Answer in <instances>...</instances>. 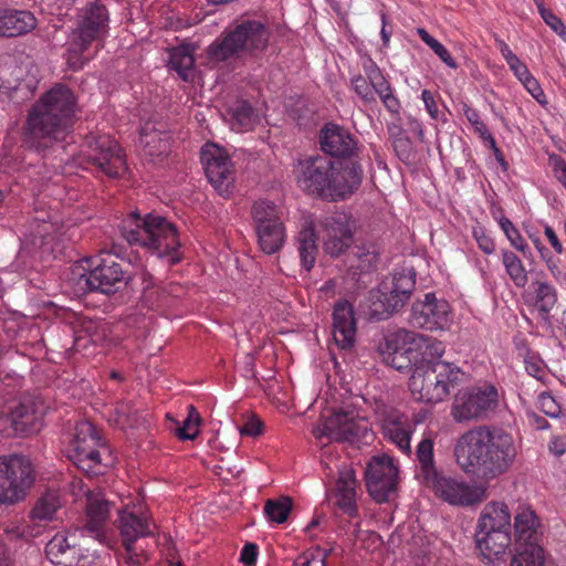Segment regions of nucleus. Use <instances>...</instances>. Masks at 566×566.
I'll list each match as a JSON object with an SVG mask.
<instances>
[{
    "label": "nucleus",
    "mask_w": 566,
    "mask_h": 566,
    "mask_svg": "<svg viewBox=\"0 0 566 566\" xmlns=\"http://www.w3.org/2000/svg\"><path fill=\"white\" fill-rule=\"evenodd\" d=\"M395 339L407 346L405 353L413 366L409 389L416 400L427 403L443 401L450 395V388L460 384L461 369L441 360L444 353L441 340L405 328L395 334Z\"/></svg>",
    "instance_id": "1"
},
{
    "label": "nucleus",
    "mask_w": 566,
    "mask_h": 566,
    "mask_svg": "<svg viewBox=\"0 0 566 566\" xmlns=\"http://www.w3.org/2000/svg\"><path fill=\"white\" fill-rule=\"evenodd\" d=\"M77 101L70 87L56 84L31 105L22 126V144L45 157L72 133Z\"/></svg>",
    "instance_id": "2"
},
{
    "label": "nucleus",
    "mask_w": 566,
    "mask_h": 566,
    "mask_svg": "<svg viewBox=\"0 0 566 566\" xmlns=\"http://www.w3.org/2000/svg\"><path fill=\"white\" fill-rule=\"evenodd\" d=\"M453 452L464 473L490 482L510 471L518 449L511 432L497 426L482 424L461 434Z\"/></svg>",
    "instance_id": "3"
},
{
    "label": "nucleus",
    "mask_w": 566,
    "mask_h": 566,
    "mask_svg": "<svg viewBox=\"0 0 566 566\" xmlns=\"http://www.w3.org/2000/svg\"><path fill=\"white\" fill-rule=\"evenodd\" d=\"M359 161L334 163L326 156H313L298 163L297 184L305 192L333 200L357 190L363 180Z\"/></svg>",
    "instance_id": "4"
},
{
    "label": "nucleus",
    "mask_w": 566,
    "mask_h": 566,
    "mask_svg": "<svg viewBox=\"0 0 566 566\" xmlns=\"http://www.w3.org/2000/svg\"><path fill=\"white\" fill-rule=\"evenodd\" d=\"M120 233L129 244L140 245L170 264L181 260L177 228L159 214L150 212L142 217L137 211L130 212L120 226Z\"/></svg>",
    "instance_id": "5"
},
{
    "label": "nucleus",
    "mask_w": 566,
    "mask_h": 566,
    "mask_svg": "<svg viewBox=\"0 0 566 566\" xmlns=\"http://www.w3.org/2000/svg\"><path fill=\"white\" fill-rule=\"evenodd\" d=\"M419 463L421 482L430 488L434 494L452 505L472 506L485 499V489L478 485H469L457 479L444 476L438 471L433 458V441L430 438L422 439L416 451Z\"/></svg>",
    "instance_id": "6"
},
{
    "label": "nucleus",
    "mask_w": 566,
    "mask_h": 566,
    "mask_svg": "<svg viewBox=\"0 0 566 566\" xmlns=\"http://www.w3.org/2000/svg\"><path fill=\"white\" fill-rule=\"evenodd\" d=\"M416 271L394 272L370 290L359 307L369 319L384 321L398 313L416 290Z\"/></svg>",
    "instance_id": "7"
},
{
    "label": "nucleus",
    "mask_w": 566,
    "mask_h": 566,
    "mask_svg": "<svg viewBox=\"0 0 566 566\" xmlns=\"http://www.w3.org/2000/svg\"><path fill=\"white\" fill-rule=\"evenodd\" d=\"M269 31L258 20L244 19L238 21L222 36L208 48V56L216 62H223L242 54L253 55L262 52L269 44Z\"/></svg>",
    "instance_id": "8"
},
{
    "label": "nucleus",
    "mask_w": 566,
    "mask_h": 566,
    "mask_svg": "<svg viewBox=\"0 0 566 566\" xmlns=\"http://www.w3.org/2000/svg\"><path fill=\"white\" fill-rule=\"evenodd\" d=\"M108 448L96 428L87 420L76 423L67 448V458L88 476L104 473Z\"/></svg>",
    "instance_id": "9"
},
{
    "label": "nucleus",
    "mask_w": 566,
    "mask_h": 566,
    "mask_svg": "<svg viewBox=\"0 0 566 566\" xmlns=\"http://www.w3.org/2000/svg\"><path fill=\"white\" fill-rule=\"evenodd\" d=\"M94 542L85 530L70 528L48 542L45 554L55 566H90L95 558Z\"/></svg>",
    "instance_id": "10"
},
{
    "label": "nucleus",
    "mask_w": 566,
    "mask_h": 566,
    "mask_svg": "<svg viewBox=\"0 0 566 566\" xmlns=\"http://www.w3.org/2000/svg\"><path fill=\"white\" fill-rule=\"evenodd\" d=\"M129 265L117 256L105 253L96 260L88 272L80 273L76 285L81 293L101 292L114 294L125 287L130 281Z\"/></svg>",
    "instance_id": "11"
},
{
    "label": "nucleus",
    "mask_w": 566,
    "mask_h": 566,
    "mask_svg": "<svg viewBox=\"0 0 566 566\" xmlns=\"http://www.w3.org/2000/svg\"><path fill=\"white\" fill-rule=\"evenodd\" d=\"M34 481V467L28 457H0V505H12L22 501Z\"/></svg>",
    "instance_id": "12"
},
{
    "label": "nucleus",
    "mask_w": 566,
    "mask_h": 566,
    "mask_svg": "<svg viewBox=\"0 0 566 566\" xmlns=\"http://www.w3.org/2000/svg\"><path fill=\"white\" fill-rule=\"evenodd\" d=\"M251 214L261 251L269 255L277 253L286 237L282 209L262 200L253 203Z\"/></svg>",
    "instance_id": "13"
},
{
    "label": "nucleus",
    "mask_w": 566,
    "mask_h": 566,
    "mask_svg": "<svg viewBox=\"0 0 566 566\" xmlns=\"http://www.w3.org/2000/svg\"><path fill=\"white\" fill-rule=\"evenodd\" d=\"M409 324L427 332H443L451 325V307L444 298L427 293L416 300L410 308Z\"/></svg>",
    "instance_id": "14"
},
{
    "label": "nucleus",
    "mask_w": 566,
    "mask_h": 566,
    "mask_svg": "<svg viewBox=\"0 0 566 566\" xmlns=\"http://www.w3.org/2000/svg\"><path fill=\"white\" fill-rule=\"evenodd\" d=\"M497 390L493 386L465 389L455 396L451 415L457 422L480 419L497 406Z\"/></svg>",
    "instance_id": "15"
},
{
    "label": "nucleus",
    "mask_w": 566,
    "mask_h": 566,
    "mask_svg": "<svg viewBox=\"0 0 566 566\" xmlns=\"http://www.w3.org/2000/svg\"><path fill=\"white\" fill-rule=\"evenodd\" d=\"M200 159L212 187L222 197L229 196L234 185V169L226 149L207 143L201 148Z\"/></svg>",
    "instance_id": "16"
},
{
    "label": "nucleus",
    "mask_w": 566,
    "mask_h": 566,
    "mask_svg": "<svg viewBox=\"0 0 566 566\" xmlns=\"http://www.w3.org/2000/svg\"><path fill=\"white\" fill-rule=\"evenodd\" d=\"M87 163L96 166L108 177H120L127 169L125 156L118 143L109 136H90L86 138Z\"/></svg>",
    "instance_id": "17"
},
{
    "label": "nucleus",
    "mask_w": 566,
    "mask_h": 566,
    "mask_svg": "<svg viewBox=\"0 0 566 566\" xmlns=\"http://www.w3.org/2000/svg\"><path fill=\"white\" fill-rule=\"evenodd\" d=\"M369 495L378 503L390 501L397 494L398 469L390 457H374L365 472Z\"/></svg>",
    "instance_id": "18"
},
{
    "label": "nucleus",
    "mask_w": 566,
    "mask_h": 566,
    "mask_svg": "<svg viewBox=\"0 0 566 566\" xmlns=\"http://www.w3.org/2000/svg\"><path fill=\"white\" fill-rule=\"evenodd\" d=\"M323 250L331 258L345 253L354 242V222L345 212L325 216L321 221Z\"/></svg>",
    "instance_id": "19"
},
{
    "label": "nucleus",
    "mask_w": 566,
    "mask_h": 566,
    "mask_svg": "<svg viewBox=\"0 0 566 566\" xmlns=\"http://www.w3.org/2000/svg\"><path fill=\"white\" fill-rule=\"evenodd\" d=\"M319 145L325 155L343 163L358 161L359 143L358 139L344 126L334 123H327L319 130Z\"/></svg>",
    "instance_id": "20"
},
{
    "label": "nucleus",
    "mask_w": 566,
    "mask_h": 566,
    "mask_svg": "<svg viewBox=\"0 0 566 566\" xmlns=\"http://www.w3.org/2000/svg\"><path fill=\"white\" fill-rule=\"evenodd\" d=\"M106 9L103 6H91L78 27L72 31L69 40V51L71 53H83L88 45L95 41L101 31L106 27Z\"/></svg>",
    "instance_id": "21"
},
{
    "label": "nucleus",
    "mask_w": 566,
    "mask_h": 566,
    "mask_svg": "<svg viewBox=\"0 0 566 566\" xmlns=\"http://www.w3.org/2000/svg\"><path fill=\"white\" fill-rule=\"evenodd\" d=\"M333 338L344 350L353 348L356 342L357 324L353 305L347 300H339L333 308Z\"/></svg>",
    "instance_id": "22"
},
{
    "label": "nucleus",
    "mask_w": 566,
    "mask_h": 566,
    "mask_svg": "<svg viewBox=\"0 0 566 566\" xmlns=\"http://www.w3.org/2000/svg\"><path fill=\"white\" fill-rule=\"evenodd\" d=\"M43 416V403L25 398L11 410L10 422L17 434L30 436L41 430Z\"/></svg>",
    "instance_id": "23"
},
{
    "label": "nucleus",
    "mask_w": 566,
    "mask_h": 566,
    "mask_svg": "<svg viewBox=\"0 0 566 566\" xmlns=\"http://www.w3.org/2000/svg\"><path fill=\"white\" fill-rule=\"evenodd\" d=\"M139 145L149 163L159 164L170 153V135L154 123H146L140 129Z\"/></svg>",
    "instance_id": "24"
},
{
    "label": "nucleus",
    "mask_w": 566,
    "mask_h": 566,
    "mask_svg": "<svg viewBox=\"0 0 566 566\" xmlns=\"http://www.w3.org/2000/svg\"><path fill=\"white\" fill-rule=\"evenodd\" d=\"M381 429L386 438H388L405 454L411 453L410 438L411 424L408 417L398 411L390 410L386 412L381 419Z\"/></svg>",
    "instance_id": "25"
},
{
    "label": "nucleus",
    "mask_w": 566,
    "mask_h": 566,
    "mask_svg": "<svg viewBox=\"0 0 566 566\" xmlns=\"http://www.w3.org/2000/svg\"><path fill=\"white\" fill-rule=\"evenodd\" d=\"M25 69L10 54L0 55V91L12 97L13 93L28 94L32 84L24 80Z\"/></svg>",
    "instance_id": "26"
},
{
    "label": "nucleus",
    "mask_w": 566,
    "mask_h": 566,
    "mask_svg": "<svg viewBox=\"0 0 566 566\" xmlns=\"http://www.w3.org/2000/svg\"><path fill=\"white\" fill-rule=\"evenodd\" d=\"M111 503L101 494L88 492L86 503V523L81 526L91 538L102 543L105 538L104 525L109 514Z\"/></svg>",
    "instance_id": "27"
},
{
    "label": "nucleus",
    "mask_w": 566,
    "mask_h": 566,
    "mask_svg": "<svg viewBox=\"0 0 566 566\" xmlns=\"http://www.w3.org/2000/svg\"><path fill=\"white\" fill-rule=\"evenodd\" d=\"M515 545L539 543L543 525L539 517L530 506L520 505L514 515Z\"/></svg>",
    "instance_id": "28"
},
{
    "label": "nucleus",
    "mask_w": 566,
    "mask_h": 566,
    "mask_svg": "<svg viewBox=\"0 0 566 566\" xmlns=\"http://www.w3.org/2000/svg\"><path fill=\"white\" fill-rule=\"evenodd\" d=\"M361 432L353 411H336L325 419V431L328 438L337 442H353Z\"/></svg>",
    "instance_id": "29"
},
{
    "label": "nucleus",
    "mask_w": 566,
    "mask_h": 566,
    "mask_svg": "<svg viewBox=\"0 0 566 566\" xmlns=\"http://www.w3.org/2000/svg\"><path fill=\"white\" fill-rule=\"evenodd\" d=\"M35 17L27 10L7 9L0 11V36H19L32 31Z\"/></svg>",
    "instance_id": "30"
},
{
    "label": "nucleus",
    "mask_w": 566,
    "mask_h": 566,
    "mask_svg": "<svg viewBox=\"0 0 566 566\" xmlns=\"http://www.w3.org/2000/svg\"><path fill=\"white\" fill-rule=\"evenodd\" d=\"M476 531L511 532V513L509 506L503 502H491L481 512Z\"/></svg>",
    "instance_id": "31"
},
{
    "label": "nucleus",
    "mask_w": 566,
    "mask_h": 566,
    "mask_svg": "<svg viewBox=\"0 0 566 566\" xmlns=\"http://www.w3.org/2000/svg\"><path fill=\"white\" fill-rule=\"evenodd\" d=\"M366 75L374 90V96L377 94L382 102L386 109L392 114L398 115L401 108L399 98L392 93L390 83L384 76L379 67L375 63H370L365 69Z\"/></svg>",
    "instance_id": "32"
},
{
    "label": "nucleus",
    "mask_w": 566,
    "mask_h": 566,
    "mask_svg": "<svg viewBox=\"0 0 566 566\" xmlns=\"http://www.w3.org/2000/svg\"><path fill=\"white\" fill-rule=\"evenodd\" d=\"M511 532H484L476 531L475 544L481 554L490 562L504 554L506 548L511 545Z\"/></svg>",
    "instance_id": "33"
},
{
    "label": "nucleus",
    "mask_w": 566,
    "mask_h": 566,
    "mask_svg": "<svg viewBox=\"0 0 566 566\" xmlns=\"http://www.w3.org/2000/svg\"><path fill=\"white\" fill-rule=\"evenodd\" d=\"M348 261V276L358 282L361 274L369 273L376 268L378 263V251L374 243L356 245Z\"/></svg>",
    "instance_id": "34"
},
{
    "label": "nucleus",
    "mask_w": 566,
    "mask_h": 566,
    "mask_svg": "<svg viewBox=\"0 0 566 566\" xmlns=\"http://www.w3.org/2000/svg\"><path fill=\"white\" fill-rule=\"evenodd\" d=\"M356 484L357 481L353 470L342 471L336 481V505L349 516L357 514Z\"/></svg>",
    "instance_id": "35"
},
{
    "label": "nucleus",
    "mask_w": 566,
    "mask_h": 566,
    "mask_svg": "<svg viewBox=\"0 0 566 566\" xmlns=\"http://www.w3.org/2000/svg\"><path fill=\"white\" fill-rule=\"evenodd\" d=\"M123 545H133L139 537L151 535L147 518L134 513L122 512L117 521Z\"/></svg>",
    "instance_id": "36"
},
{
    "label": "nucleus",
    "mask_w": 566,
    "mask_h": 566,
    "mask_svg": "<svg viewBox=\"0 0 566 566\" xmlns=\"http://www.w3.org/2000/svg\"><path fill=\"white\" fill-rule=\"evenodd\" d=\"M316 241L317 235L313 222L304 223L296 237V242L301 264L305 268L306 271H310L315 264L316 255L318 252Z\"/></svg>",
    "instance_id": "37"
},
{
    "label": "nucleus",
    "mask_w": 566,
    "mask_h": 566,
    "mask_svg": "<svg viewBox=\"0 0 566 566\" xmlns=\"http://www.w3.org/2000/svg\"><path fill=\"white\" fill-rule=\"evenodd\" d=\"M195 59L189 45H180L170 51L169 67L178 73L185 82L195 78Z\"/></svg>",
    "instance_id": "38"
},
{
    "label": "nucleus",
    "mask_w": 566,
    "mask_h": 566,
    "mask_svg": "<svg viewBox=\"0 0 566 566\" xmlns=\"http://www.w3.org/2000/svg\"><path fill=\"white\" fill-rule=\"evenodd\" d=\"M546 554L539 543L515 545L511 566H545Z\"/></svg>",
    "instance_id": "39"
},
{
    "label": "nucleus",
    "mask_w": 566,
    "mask_h": 566,
    "mask_svg": "<svg viewBox=\"0 0 566 566\" xmlns=\"http://www.w3.org/2000/svg\"><path fill=\"white\" fill-rule=\"evenodd\" d=\"M60 507L61 499L59 494L54 491H48L38 499L30 516L34 521H51Z\"/></svg>",
    "instance_id": "40"
},
{
    "label": "nucleus",
    "mask_w": 566,
    "mask_h": 566,
    "mask_svg": "<svg viewBox=\"0 0 566 566\" xmlns=\"http://www.w3.org/2000/svg\"><path fill=\"white\" fill-rule=\"evenodd\" d=\"M535 294V307L542 315L547 317L549 312L555 307L558 296L556 289L547 282H533Z\"/></svg>",
    "instance_id": "41"
},
{
    "label": "nucleus",
    "mask_w": 566,
    "mask_h": 566,
    "mask_svg": "<svg viewBox=\"0 0 566 566\" xmlns=\"http://www.w3.org/2000/svg\"><path fill=\"white\" fill-rule=\"evenodd\" d=\"M503 264L510 279L517 287H524L527 282V272L521 259L511 251L502 252Z\"/></svg>",
    "instance_id": "42"
},
{
    "label": "nucleus",
    "mask_w": 566,
    "mask_h": 566,
    "mask_svg": "<svg viewBox=\"0 0 566 566\" xmlns=\"http://www.w3.org/2000/svg\"><path fill=\"white\" fill-rule=\"evenodd\" d=\"M292 506L293 502L289 496L269 499L264 504V514L270 521L282 524L286 522L292 511Z\"/></svg>",
    "instance_id": "43"
},
{
    "label": "nucleus",
    "mask_w": 566,
    "mask_h": 566,
    "mask_svg": "<svg viewBox=\"0 0 566 566\" xmlns=\"http://www.w3.org/2000/svg\"><path fill=\"white\" fill-rule=\"evenodd\" d=\"M53 214L51 211L34 208V214L30 224L31 235L44 239L54 230Z\"/></svg>",
    "instance_id": "44"
},
{
    "label": "nucleus",
    "mask_w": 566,
    "mask_h": 566,
    "mask_svg": "<svg viewBox=\"0 0 566 566\" xmlns=\"http://www.w3.org/2000/svg\"><path fill=\"white\" fill-rule=\"evenodd\" d=\"M201 418L193 406H188V416L182 426L176 429V434L181 440H195L199 433Z\"/></svg>",
    "instance_id": "45"
},
{
    "label": "nucleus",
    "mask_w": 566,
    "mask_h": 566,
    "mask_svg": "<svg viewBox=\"0 0 566 566\" xmlns=\"http://www.w3.org/2000/svg\"><path fill=\"white\" fill-rule=\"evenodd\" d=\"M500 226L503 232L505 233L506 238L511 242V244L520 251L525 258H528L532 255L531 249L525 243L524 239L522 238L520 231L515 228V226L512 223V221L503 217L500 219Z\"/></svg>",
    "instance_id": "46"
},
{
    "label": "nucleus",
    "mask_w": 566,
    "mask_h": 566,
    "mask_svg": "<svg viewBox=\"0 0 566 566\" xmlns=\"http://www.w3.org/2000/svg\"><path fill=\"white\" fill-rule=\"evenodd\" d=\"M353 88L355 93L365 102V103H375L376 96H374V90L371 88V84L368 77H364L361 75H357L352 80Z\"/></svg>",
    "instance_id": "47"
},
{
    "label": "nucleus",
    "mask_w": 566,
    "mask_h": 566,
    "mask_svg": "<svg viewBox=\"0 0 566 566\" xmlns=\"http://www.w3.org/2000/svg\"><path fill=\"white\" fill-rule=\"evenodd\" d=\"M253 116V108L247 102H240L232 112L233 119L240 127L247 128L251 125Z\"/></svg>",
    "instance_id": "48"
},
{
    "label": "nucleus",
    "mask_w": 566,
    "mask_h": 566,
    "mask_svg": "<svg viewBox=\"0 0 566 566\" xmlns=\"http://www.w3.org/2000/svg\"><path fill=\"white\" fill-rule=\"evenodd\" d=\"M391 144L396 155L401 161L408 163L413 158V145L408 136L403 138H398Z\"/></svg>",
    "instance_id": "49"
},
{
    "label": "nucleus",
    "mask_w": 566,
    "mask_h": 566,
    "mask_svg": "<svg viewBox=\"0 0 566 566\" xmlns=\"http://www.w3.org/2000/svg\"><path fill=\"white\" fill-rule=\"evenodd\" d=\"M541 410L548 417L556 418L560 413V407L549 392H542L538 396Z\"/></svg>",
    "instance_id": "50"
},
{
    "label": "nucleus",
    "mask_w": 566,
    "mask_h": 566,
    "mask_svg": "<svg viewBox=\"0 0 566 566\" xmlns=\"http://www.w3.org/2000/svg\"><path fill=\"white\" fill-rule=\"evenodd\" d=\"M125 554H123L122 558L124 563L128 566H143V560L147 559L144 551H138L135 545H124Z\"/></svg>",
    "instance_id": "51"
},
{
    "label": "nucleus",
    "mask_w": 566,
    "mask_h": 566,
    "mask_svg": "<svg viewBox=\"0 0 566 566\" xmlns=\"http://www.w3.org/2000/svg\"><path fill=\"white\" fill-rule=\"evenodd\" d=\"M473 237L479 248L485 254H492L495 251V243L491 237H489L485 230L481 227L473 229Z\"/></svg>",
    "instance_id": "52"
},
{
    "label": "nucleus",
    "mask_w": 566,
    "mask_h": 566,
    "mask_svg": "<svg viewBox=\"0 0 566 566\" xmlns=\"http://www.w3.org/2000/svg\"><path fill=\"white\" fill-rule=\"evenodd\" d=\"M326 555V553L322 554L319 551L316 555L304 553L294 560L293 566H325Z\"/></svg>",
    "instance_id": "53"
},
{
    "label": "nucleus",
    "mask_w": 566,
    "mask_h": 566,
    "mask_svg": "<svg viewBox=\"0 0 566 566\" xmlns=\"http://www.w3.org/2000/svg\"><path fill=\"white\" fill-rule=\"evenodd\" d=\"M464 115L467 119L474 127L475 132L481 136H484L486 132H489L488 126L481 120L480 115L476 109L464 105L463 106Z\"/></svg>",
    "instance_id": "54"
},
{
    "label": "nucleus",
    "mask_w": 566,
    "mask_h": 566,
    "mask_svg": "<svg viewBox=\"0 0 566 566\" xmlns=\"http://www.w3.org/2000/svg\"><path fill=\"white\" fill-rule=\"evenodd\" d=\"M524 87L528 93L541 104H545V94L538 83V81L531 74L522 81Z\"/></svg>",
    "instance_id": "55"
},
{
    "label": "nucleus",
    "mask_w": 566,
    "mask_h": 566,
    "mask_svg": "<svg viewBox=\"0 0 566 566\" xmlns=\"http://www.w3.org/2000/svg\"><path fill=\"white\" fill-rule=\"evenodd\" d=\"M263 431V422L255 416L251 417L244 426L239 429L241 436L258 437Z\"/></svg>",
    "instance_id": "56"
},
{
    "label": "nucleus",
    "mask_w": 566,
    "mask_h": 566,
    "mask_svg": "<svg viewBox=\"0 0 566 566\" xmlns=\"http://www.w3.org/2000/svg\"><path fill=\"white\" fill-rule=\"evenodd\" d=\"M429 48L441 59L443 63H446L451 69H457L458 63L451 56L449 51L438 41L434 40L432 43L430 42Z\"/></svg>",
    "instance_id": "57"
},
{
    "label": "nucleus",
    "mask_w": 566,
    "mask_h": 566,
    "mask_svg": "<svg viewBox=\"0 0 566 566\" xmlns=\"http://www.w3.org/2000/svg\"><path fill=\"white\" fill-rule=\"evenodd\" d=\"M258 557V546L253 543H247L240 556V562H242L245 566H253L256 562Z\"/></svg>",
    "instance_id": "58"
},
{
    "label": "nucleus",
    "mask_w": 566,
    "mask_h": 566,
    "mask_svg": "<svg viewBox=\"0 0 566 566\" xmlns=\"http://www.w3.org/2000/svg\"><path fill=\"white\" fill-rule=\"evenodd\" d=\"M542 18L545 21V23L549 25L552 30L555 31L557 34L562 35L565 33L566 28L564 23L551 10L544 11Z\"/></svg>",
    "instance_id": "59"
},
{
    "label": "nucleus",
    "mask_w": 566,
    "mask_h": 566,
    "mask_svg": "<svg viewBox=\"0 0 566 566\" xmlns=\"http://www.w3.org/2000/svg\"><path fill=\"white\" fill-rule=\"evenodd\" d=\"M396 116V120H392L387 124V130L391 143H394L398 138H403L407 136L406 130L401 126L399 114Z\"/></svg>",
    "instance_id": "60"
},
{
    "label": "nucleus",
    "mask_w": 566,
    "mask_h": 566,
    "mask_svg": "<svg viewBox=\"0 0 566 566\" xmlns=\"http://www.w3.org/2000/svg\"><path fill=\"white\" fill-rule=\"evenodd\" d=\"M510 69L513 71L515 76L522 82L524 78L531 75L527 66L516 56L509 63Z\"/></svg>",
    "instance_id": "61"
},
{
    "label": "nucleus",
    "mask_w": 566,
    "mask_h": 566,
    "mask_svg": "<svg viewBox=\"0 0 566 566\" xmlns=\"http://www.w3.org/2000/svg\"><path fill=\"white\" fill-rule=\"evenodd\" d=\"M421 97L431 118L437 119L439 111L433 94L429 90H423Z\"/></svg>",
    "instance_id": "62"
},
{
    "label": "nucleus",
    "mask_w": 566,
    "mask_h": 566,
    "mask_svg": "<svg viewBox=\"0 0 566 566\" xmlns=\"http://www.w3.org/2000/svg\"><path fill=\"white\" fill-rule=\"evenodd\" d=\"M552 163H553L557 179L566 188V163L564 161V159H562L558 156L553 157Z\"/></svg>",
    "instance_id": "63"
},
{
    "label": "nucleus",
    "mask_w": 566,
    "mask_h": 566,
    "mask_svg": "<svg viewBox=\"0 0 566 566\" xmlns=\"http://www.w3.org/2000/svg\"><path fill=\"white\" fill-rule=\"evenodd\" d=\"M3 533L9 541H17L23 537L24 527L11 523L3 527Z\"/></svg>",
    "instance_id": "64"
}]
</instances>
